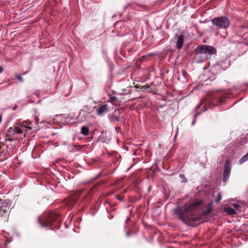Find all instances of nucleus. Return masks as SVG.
<instances>
[{"instance_id": "nucleus-1", "label": "nucleus", "mask_w": 248, "mask_h": 248, "mask_svg": "<svg viewBox=\"0 0 248 248\" xmlns=\"http://www.w3.org/2000/svg\"><path fill=\"white\" fill-rule=\"evenodd\" d=\"M58 215L53 212H48L43 215L41 217H39L38 222L42 227H46L49 229L53 226V223L57 221Z\"/></svg>"}, {"instance_id": "nucleus-2", "label": "nucleus", "mask_w": 248, "mask_h": 248, "mask_svg": "<svg viewBox=\"0 0 248 248\" xmlns=\"http://www.w3.org/2000/svg\"><path fill=\"white\" fill-rule=\"evenodd\" d=\"M211 23L216 27V29H227L230 25L229 19L226 16L215 17L211 20Z\"/></svg>"}, {"instance_id": "nucleus-3", "label": "nucleus", "mask_w": 248, "mask_h": 248, "mask_svg": "<svg viewBox=\"0 0 248 248\" xmlns=\"http://www.w3.org/2000/svg\"><path fill=\"white\" fill-rule=\"evenodd\" d=\"M195 51L200 53L213 55L217 53V49L215 47L211 46L202 45L199 46L195 48Z\"/></svg>"}, {"instance_id": "nucleus-4", "label": "nucleus", "mask_w": 248, "mask_h": 248, "mask_svg": "<svg viewBox=\"0 0 248 248\" xmlns=\"http://www.w3.org/2000/svg\"><path fill=\"white\" fill-rule=\"evenodd\" d=\"M9 201L5 200L2 202L0 200V218L6 217L10 209Z\"/></svg>"}, {"instance_id": "nucleus-5", "label": "nucleus", "mask_w": 248, "mask_h": 248, "mask_svg": "<svg viewBox=\"0 0 248 248\" xmlns=\"http://www.w3.org/2000/svg\"><path fill=\"white\" fill-rule=\"evenodd\" d=\"M190 211L189 210H187V207H186L185 209H182L180 208H177L175 209L174 212L176 216H178L179 218L185 224L189 225L185 218L187 217V213Z\"/></svg>"}, {"instance_id": "nucleus-6", "label": "nucleus", "mask_w": 248, "mask_h": 248, "mask_svg": "<svg viewBox=\"0 0 248 248\" xmlns=\"http://www.w3.org/2000/svg\"><path fill=\"white\" fill-rule=\"evenodd\" d=\"M231 170V165L228 160H226L224 167L223 181L225 182L229 178Z\"/></svg>"}, {"instance_id": "nucleus-7", "label": "nucleus", "mask_w": 248, "mask_h": 248, "mask_svg": "<svg viewBox=\"0 0 248 248\" xmlns=\"http://www.w3.org/2000/svg\"><path fill=\"white\" fill-rule=\"evenodd\" d=\"M111 135L108 132H102L99 136V140L104 143H108L111 140Z\"/></svg>"}, {"instance_id": "nucleus-8", "label": "nucleus", "mask_w": 248, "mask_h": 248, "mask_svg": "<svg viewBox=\"0 0 248 248\" xmlns=\"http://www.w3.org/2000/svg\"><path fill=\"white\" fill-rule=\"evenodd\" d=\"M108 110V106L106 104H104L98 107L96 109V113L99 116L102 115L104 113H106Z\"/></svg>"}, {"instance_id": "nucleus-9", "label": "nucleus", "mask_w": 248, "mask_h": 248, "mask_svg": "<svg viewBox=\"0 0 248 248\" xmlns=\"http://www.w3.org/2000/svg\"><path fill=\"white\" fill-rule=\"evenodd\" d=\"M184 42V37L183 35H180L177 36L176 41V47L178 49L182 48Z\"/></svg>"}, {"instance_id": "nucleus-10", "label": "nucleus", "mask_w": 248, "mask_h": 248, "mask_svg": "<svg viewBox=\"0 0 248 248\" xmlns=\"http://www.w3.org/2000/svg\"><path fill=\"white\" fill-rule=\"evenodd\" d=\"M202 204V202L200 201H197L196 202H194L191 204H189L187 206V210H189V211L191 212L194 211L195 208L197 207L199 205Z\"/></svg>"}, {"instance_id": "nucleus-11", "label": "nucleus", "mask_w": 248, "mask_h": 248, "mask_svg": "<svg viewBox=\"0 0 248 248\" xmlns=\"http://www.w3.org/2000/svg\"><path fill=\"white\" fill-rule=\"evenodd\" d=\"M224 211L230 215H233L236 214L235 211L231 207H224Z\"/></svg>"}, {"instance_id": "nucleus-12", "label": "nucleus", "mask_w": 248, "mask_h": 248, "mask_svg": "<svg viewBox=\"0 0 248 248\" xmlns=\"http://www.w3.org/2000/svg\"><path fill=\"white\" fill-rule=\"evenodd\" d=\"M212 206H213V202H211L210 203H208L206 206V209L204 210V211L203 212V213L204 214L210 213L213 210Z\"/></svg>"}, {"instance_id": "nucleus-13", "label": "nucleus", "mask_w": 248, "mask_h": 248, "mask_svg": "<svg viewBox=\"0 0 248 248\" xmlns=\"http://www.w3.org/2000/svg\"><path fill=\"white\" fill-rule=\"evenodd\" d=\"M25 127L22 125L17 126L14 127V131L15 133L20 134L23 132L24 128Z\"/></svg>"}, {"instance_id": "nucleus-14", "label": "nucleus", "mask_w": 248, "mask_h": 248, "mask_svg": "<svg viewBox=\"0 0 248 248\" xmlns=\"http://www.w3.org/2000/svg\"><path fill=\"white\" fill-rule=\"evenodd\" d=\"M107 102H110L113 105H117L119 103L117 99L114 96L110 97V99L107 101Z\"/></svg>"}, {"instance_id": "nucleus-15", "label": "nucleus", "mask_w": 248, "mask_h": 248, "mask_svg": "<svg viewBox=\"0 0 248 248\" xmlns=\"http://www.w3.org/2000/svg\"><path fill=\"white\" fill-rule=\"evenodd\" d=\"M89 132V129L87 126H83L81 128V133L84 136L88 135Z\"/></svg>"}, {"instance_id": "nucleus-16", "label": "nucleus", "mask_w": 248, "mask_h": 248, "mask_svg": "<svg viewBox=\"0 0 248 248\" xmlns=\"http://www.w3.org/2000/svg\"><path fill=\"white\" fill-rule=\"evenodd\" d=\"M248 160V152L247 154L242 156V157L240 159L239 163L240 164H242L245 161Z\"/></svg>"}, {"instance_id": "nucleus-17", "label": "nucleus", "mask_w": 248, "mask_h": 248, "mask_svg": "<svg viewBox=\"0 0 248 248\" xmlns=\"http://www.w3.org/2000/svg\"><path fill=\"white\" fill-rule=\"evenodd\" d=\"M241 91L248 93V84H245L242 85Z\"/></svg>"}, {"instance_id": "nucleus-18", "label": "nucleus", "mask_w": 248, "mask_h": 248, "mask_svg": "<svg viewBox=\"0 0 248 248\" xmlns=\"http://www.w3.org/2000/svg\"><path fill=\"white\" fill-rule=\"evenodd\" d=\"M188 219L191 220L192 222H196L198 220V218L197 217H188L187 216L186 217Z\"/></svg>"}, {"instance_id": "nucleus-19", "label": "nucleus", "mask_w": 248, "mask_h": 248, "mask_svg": "<svg viewBox=\"0 0 248 248\" xmlns=\"http://www.w3.org/2000/svg\"><path fill=\"white\" fill-rule=\"evenodd\" d=\"M202 86H203L202 84L197 85L196 86L194 87V90L195 91H199L200 89H201L202 88Z\"/></svg>"}, {"instance_id": "nucleus-20", "label": "nucleus", "mask_w": 248, "mask_h": 248, "mask_svg": "<svg viewBox=\"0 0 248 248\" xmlns=\"http://www.w3.org/2000/svg\"><path fill=\"white\" fill-rule=\"evenodd\" d=\"M221 200V195L220 193H218L217 195V198L216 200V202L218 203Z\"/></svg>"}, {"instance_id": "nucleus-21", "label": "nucleus", "mask_w": 248, "mask_h": 248, "mask_svg": "<svg viewBox=\"0 0 248 248\" xmlns=\"http://www.w3.org/2000/svg\"><path fill=\"white\" fill-rule=\"evenodd\" d=\"M16 77L21 82H22L23 81V78H22V77L20 75L16 74Z\"/></svg>"}, {"instance_id": "nucleus-22", "label": "nucleus", "mask_w": 248, "mask_h": 248, "mask_svg": "<svg viewBox=\"0 0 248 248\" xmlns=\"http://www.w3.org/2000/svg\"><path fill=\"white\" fill-rule=\"evenodd\" d=\"M179 177L182 179V182H185L186 181V178L185 177V175L183 174H179Z\"/></svg>"}, {"instance_id": "nucleus-23", "label": "nucleus", "mask_w": 248, "mask_h": 248, "mask_svg": "<svg viewBox=\"0 0 248 248\" xmlns=\"http://www.w3.org/2000/svg\"><path fill=\"white\" fill-rule=\"evenodd\" d=\"M182 75L184 77V78H185L186 81H187V79L186 78V75H188L187 74V73L185 70H183V71H182Z\"/></svg>"}, {"instance_id": "nucleus-24", "label": "nucleus", "mask_w": 248, "mask_h": 248, "mask_svg": "<svg viewBox=\"0 0 248 248\" xmlns=\"http://www.w3.org/2000/svg\"><path fill=\"white\" fill-rule=\"evenodd\" d=\"M232 205L235 209H238L240 205L237 203H232Z\"/></svg>"}, {"instance_id": "nucleus-25", "label": "nucleus", "mask_w": 248, "mask_h": 248, "mask_svg": "<svg viewBox=\"0 0 248 248\" xmlns=\"http://www.w3.org/2000/svg\"><path fill=\"white\" fill-rule=\"evenodd\" d=\"M237 28H240V29L248 28V26L239 25V26H238Z\"/></svg>"}, {"instance_id": "nucleus-26", "label": "nucleus", "mask_w": 248, "mask_h": 248, "mask_svg": "<svg viewBox=\"0 0 248 248\" xmlns=\"http://www.w3.org/2000/svg\"><path fill=\"white\" fill-rule=\"evenodd\" d=\"M207 99H208V98L206 99V100H207ZM205 103H206H206H208V104L210 105H210H211V104H213L214 102H212V101H210H210H208V100H206Z\"/></svg>"}, {"instance_id": "nucleus-27", "label": "nucleus", "mask_w": 248, "mask_h": 248, "mask_svg": "<svg viewBox=\"0 0 248 248\" xmlns=\"http://www.w3.org/2000/svg\"><path fill=\"white\" fill-rule=\"evenodd\" d=\"M3 68L2 67L0 66V73L3 71Z\"/></svg>"}, {"instance_id": "nucleus-28", "label": "nucleus", "mask_w": 248, "mask_h": 248, "mask_svg": "<svg viewBox=\"0 0 248 248\" xmlns=\"http://www.w3.org/2000/svg\"><path fill=\"white\" fill-rule=\"evenodd\" d=\"M115 120L117 121H119L120 120V117H116L115 118Z\"/></svg>"}, {"instance_id": "nucleus-29", "label": "nucleus", "mask_w": 248, "mask_h": 248, "mask_svg": "<svg viewBox=\"0 0 248 248\" xmlns=\"http://www.w3.org/2000/svg\"><path fill=\"white\" fill-rule=\"evenodd\" d=\"M195 122H196V120H194L193 121L192 123V125H194V124H195Z\"/></svg>"}, {"instance_id": "nucleus-30", "label": "nucleus", "mask_w": 248, "mask_h": 248, "mask_svg": "<svg viewBox=\"0 0 248 248\" xmlns=\"http://www.w3.org/2000/svg\"><path fill=\"white\" fill-rule=\"evenodd\" d=\"M146 89V88H144V87H142V92H145V90Z\"/></svg>"}, {"instance_id": "nucleus-31", "label": "nucleus", "mask_w": 248, "mask_h": 248, "mask_svg": "<svg viewBox=\"0 0 248 248\" xmlns=\"http://www.w3.org/2000/svg\"><path fill=\"white\" fill-rule=\"evenodd\" d=\"M2 121V116L0 115V124H1Z\"/></svg>"}, {"instance_id": "nucleus-32", "label": "nucleus", "mask_w": 248, "mask_h": 248, "mask_svg": "<svg viewBox=\"0 0 248 248\" xmlns=\"http://www.w3.org/2000/svg\"><path fill=\"white\" fill-rule=\"evenodd\" d=\"M116 198H117V199H118L119 200H120V201H122V200L121 199H120V198H119V197H117Z\"/></svg>"}, {"instance_id": "nucleus-33", "label": "nucleus", "mask_w": 248, "mask_h": 248, "mask_svg": "<svg viewBox=\"0 0 248 248\" xmlns=\"http://www.w3.org/2000/svg\"><path fill=\"white\" fill-rule=\"evenodd\" d=\"M215 101H217V99H215V100H214L212 101V102H214L213 104L215 103Z\"/></svg>"}, {"instance_id": "nucleus-34", "label": "nucleus", "mask_w": 248, "mask_h": 248, "mask_svg": "<svg viewBox=\"0 0 248 248\" xmlns=\"http://www.w3.org/2000/svg\"><path fill=\"white\" fill-rule=\"evenodd\" d=\"M198 115V114H196L194 117H196Z\"/></svg>"}, {"instance_id": "nucleus-35", "label": "nucleus", "mask_w": 248, "mask_h": 248, "mask_svg": "<svg viewBox=\"0 0 248 248\" xmlns=\"http://www.w3.org/2000/svg\"><path fill=\"white\" fill-rule=\"evenodd\" d=\"M127 235H129V232H127Z\"/></svg>"}, {"instance_id": "nucleus-36", "label": "nucleus", "mask_w": 248, "mask_h": 248, "mask_svg": "<svg viewBox=\"0 0 248 248\" xmlns=\"http://www.w3.org/2000/svg\"><path fill=\"white\" fill-rule=\"evenodd\" d=\"M128 219H129V218H128L126 219V222H127Z\"/></svg>"}, {"instance_id": "nucleus-37", "label": "nucleus", "mask_w": 248, "mask_h": 248, "mask_svg": "<svg viewBox=\"0 0 248 248\" xmlns=\"http://www.w3.org/2000/svg\"><path fill=\"white\" fill-rule=\"evenodd\" d=\"M176 136H177V133L176 134L175 136V138H176Z\"/></svg>"}]
</instances>
